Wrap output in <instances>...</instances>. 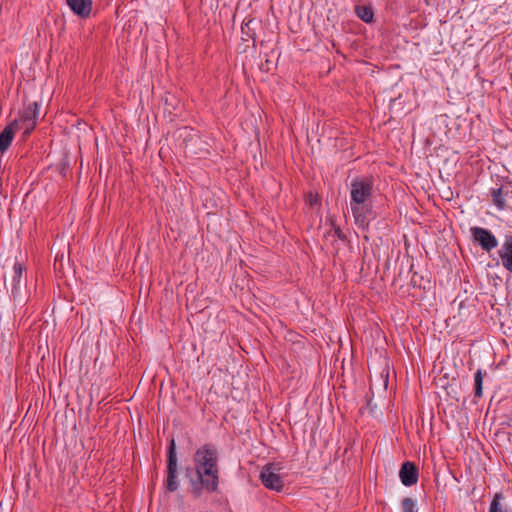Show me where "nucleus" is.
I'll list each match as a JSON object with an SVG mask.
<instances>
[{
  "label": "nucleus",
  "instance_id": "obj_1",
  "mask_svg": "<svg viewBox=\"0 0 512 512\" xmlns=\"http://www.w3.org/2000/svg\"><path fill=\"white\" fill-rule=\"evenodd\" d=\"M374 180L370 176H359L350 183V209L354 222L360 229H368L373 213Z\"/></svg>",
  "mask_w": 512,
  "mask_h": 512
},
{
  "label": "nucleus",
  "instance_id": "obj_2",
  "mask_svg": "<svg viewBox=\"0 0 512 512\" xmlns=\"http://www.w3.org/2000/svg\"><path fill=\"white\" fill-rule=\"evenodd\" d=\"M196 479H190V493L194 498H200L203 491L214 493L219 487V468L197 469Z\"/></svg>",
  "mask_w": 512,
  "mask_h": 512
},
{
  "label": "nucleus",
  "instance_id": "obj_3",
  "mask_svg": "<svg viewBox=\"0 0 512 512\" xmlns=\"http://www.w3.org/2000/svg\"><path fill=\"white\" fill-rule=\"evenodd\" d=\"M218 460L219 455L216 446L211 443L203 444L194 453V470L205 468L217 469L219 468Z\"/></svg>",
  "mask_w": 512,
  "mask_h": 512
},
{
  "label": "nucleus",
  "instance_id": "obj_4",
  "mask_svg": "<svg viewBox=\"0 0 512 512\" xmlns=\"http://www.w3.org/2000/svg\"><path fill=\"white\" fill-rule=\"evenodd\" d=\"M26 271V267L23 263L16 262L9 272L8 280L6 277L4 278V285L8 289L10 287L11 297L14 300H19L22 298V288L26 287V278L24 273Z\"/></svg>",
  "mask_w": 512,
  "mask_h": 512
},
{
  "label": "nucleus",
  "instance_id": "obj_5",
  "mask_svg": "<svg viewBox=\"0 0 512 512\" xmlns=\"http://www.w3.org/2000/svg\"><path fill=\"white\" fill-rule=\"evenodd\" d=\"M40 105L34 101L29 103L22 112L19 113V117L13 121L19 122V129H23L24 137L30 135L37 125Z\"/></svg>",
  "mask_w": 512,
  "mask_h": 512
},
{
  "label": "nucleus",
  "instance_id": "obj_6",
  "mask_svg": "<svg viewBox=\"0 0 512 512\" xmlns=\"http://www.w3.org/2000/svg\"><path fill=\"white\" fill-rule=\"evenodd\" d=\"M280 468L275 463H268L263 466L260 472V480L265 488L281 492L284 488V480L278 473Z\"/></svg>",
  "mask_w": 512,
  "mask_h": 512
},
{
  "label": "nucleus",
  "instance_id": "obj_7",
  "mask_svg": "<svg viewBox=\"0 0 512 512\" xmlns=\"http://www.w3.org/2000/svg\"><path fill=\"white\" fill-rule=\"evenodd\" d=\"M179 483L177 481V455L175 440L170 441L167 455V479L165 483L168 492H174L178 489Z\"/></svg>",
  "mask_w": 512,
  "mask_h": 512
},
{
  "label": "nucleus",
  "instance_id": "obj_8",
  "mask_svg": "<svg viewBox=\"0 0 512 512\" xmlns=\"http://www.w3.org/2000/svg\"><path fill=\"white\" fill-rule=\"evenodd\" d=\"M471 238L474 243H478L482 250L490 252L498 246L496 236L488 229L473 226L470 228Z\"/></svg>",
  "mask_w": 512,
  "mask_h": 512
},
{
  "label": "nucleus",
  "instance_id": "obj_9",
  "mask_svg": "<svg viewBox=\"0 0 512 512\" xmlns=\"http://www.w3.org/2000/svg\"><path fill=\"white\" fill-rule=\"evenodd\" d=\"M399 477L403 485L412 486L418 481L419 469L414 462L406 461L400 468Z\"/></svg>",
  "mask_w": 512,
  "mask_h": 512
},
{
  "label": "nucleus",
  "instance_id": "obj_10",
  "mask_svg": "<svg viewBox=\"0 0 512 512\" xmlns=\"http://www.w3.org/2000/svg\"><path fill=\"white\" fill-rule=\"evenodd\" d=\"M185 152L198 158L205 157L209 154L207 143L201 140L199 136H191L185 139Z\"/></svg>",
  "mask_w": 512,
  "mask_h": 512
},
{
  "label": "nucleus",
  "instance_id": "obj_11",
  "mask_svg": "<svg viewBox=\"0 0 512 512\" xmlns=\"http://www.w3.org/2000/svg\"><path fill=\"white\" fill-rule=\"evenodd\" d=\"M71 11L80 18H88L92 11V0H65Z\"/></svg>",
  "mask_w": 512,
  "mask_h": 512
},
{
  "label": "nucleus",
  "instance_id": "obj_12",
  "mask_svg": "<svg viewBox=\"0 0 512 512\" xmlns=\"http://www.w3.org/2000/svg\"><path fill=\"white\" fill-rule=\"evenodd\" d=\"M503 267L512 272V235H506L505 240L498 251Z\"/></svg>",
  "mask_w": 512,
  "mask_h": 512
},
{
  "label": "nucleus",
  "instance_id": "obj_13",
  "mask_svg": "<svg viewBox=\"0 0 512 512\" xmlns=\"http://www.w3.org/2000/svg\"><path fill=\"white\" fill-rule=\"evenodd\" d=\"M19 130V122L12 121L0 133V152L4 153L11 145L15 132Z\"/></svg>",
  "mask_w": 512,
  "mask_h": 512
},
{
  "label": "nucleus",
  "instance_id": "obj_14",
  "mask_svg": "<svg viewBox=\"0 0 512 512\" xmlns=\"http://www.w3.org/2000/svg\"><path fill=\"white\" fill-rule=\"evenodd\" d=\"M493 204L499 209L503 210L506 207L505 197L508 191L504 193L502 187L491 188L489 191Z\"/></svg>",
  "mask_w": 512,
  "mask_h": 512
},
{
  "label": "nucleus",
  "instance_id": "obj_15",
  "mask_svg": "<svg viewBox=\"0 0 512 512\" xmlns=\"http://www.w3.org/2000/svg\"><path fill=\"white\" fill-rule=\"evenodd\" d=\"M357 16L364 22L370 23L373 20L374 13L371 7L368 6H356L355 8Z\"/></svg>",
  "mask_w": 512,
  "mask_h": 512
},
{
  "label": "nucleus",
  "instance_id": "obj_16",
  "mask_svg": "<svg viewBox=\"0 0 512 512\" xmlns=\"http://www.w3.org/2000/svg\"><path fill=\"white\" fill-rule=\"evenodd\" d=\"M503 499L502 494H495L488 512H508V510L500 504V500Z\"/></svg>",
  "mask_w": 512,
  "mask_h": 512
},
{
  "label": "nucleus",
  "instance_id": "obj_17",
  "mask_svg": "<svg viewBox=\"0 0 512 512\" xmlns=\"http://www.w3.org/2000/svg\"><path fill=\"white\" fill-rule=\"evenodd\" d=\"M482 384L483 374L482 371L478 369L474 375L475 397L477 398H480L482 396Z\"/></svg>",
  "mask_w": 512,
  "mask_h": 512
},
{
  "label": "nucleus",
  "instance_id": "obj_18",
  "mask_svg": "<svg viewBox=\"0 0 512 512\" xmlns=\"http://www.w3.org/2000/svg\"><path fill=\"white\" fill-rule=\"evenodd\" d=\"M403 512H417L415 502L410 497H405L401 502Z\"/></svg>",
  "mask_w": 512,
  "mask_h": 512
},
{
  "label": "nucleus",
  "instance_id": "obj_19",
  "mask_svg": "<svg viewBox=\"0 0 512 512\" xmlns=\"http://www.w3.org/2000/svg\"><path fill=\"white\" fill-rule=\"evenodd\" d=\"M334 233L337 236L338 239L342 241H346L347 237L346 234L342 231V229L339 226H334Z\"/></svg>",
  "mask_w": 512,
  "mask_h": 512
},
{
  "label": "nucleus",
  "instance_id": "obj_20",
  "mask_svg": "<svg viewBox=\"0 0 512 512\" xmlns=\"http://www.w3.org/2000/svg\"><path fill=\"white\" fill-rule=\"evenodd\" d=\"M251 22V20H249L248 22H243L242 23V26H241V30H242V33H245V30H247V27L249 26V23Z\"/></svg>",
  "mask_w": 512,
  "mask_h": 512
},
{
  "label": "nucleus",
  "instance_id": "obj_21",
  "mask_svg": "<svg viewBox=\"0 0 512 512\" xmlns=\"http://www.w3.org/2000/svg\"><path fill=\"white\" fill-rule=\"evenodd\" d=\"M251 22V20H249L248 22H243L242 23V26H241V30H242V33H245V30H247V27L249 26V23Z\"/></svg>",
  "mask_w": 512,
  "mask_h": 512
}]
</instances>
